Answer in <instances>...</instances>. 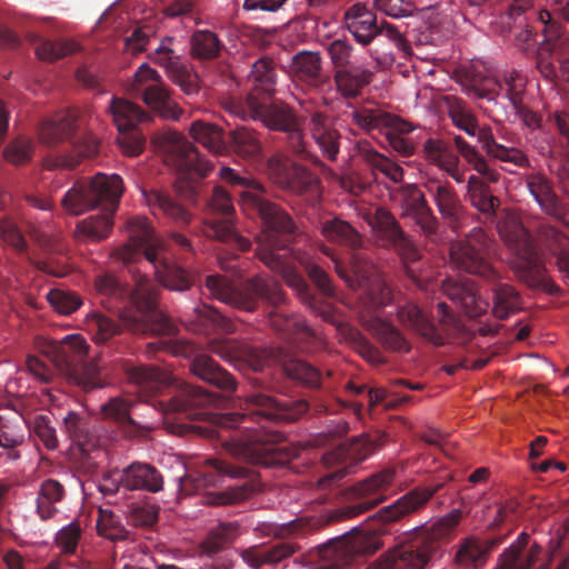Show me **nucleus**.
<instances>
[{"label": "nucleus", "mask_w": 569, "mask_h": 569, "mask_svg": "<svg viewBox=\"0 0 569 569\" xmlns=\"http://www.w3.org/2000/svg\"><path fill=\"white\" fill-rule=\"evenodd\" d=\"M121 368L128 383L134 387L137 392L152 395L162 392L166 388L173 386L176 388L174 395L168 400H159L151 406L134 405L120 397L111 398L106 402L101 408L103 417L112 420L126 438L147 437L157 426L153 419L156 412L163 416L184 415L192 419L199 415L194 409L206 408L217 400L213 393L188 383H178L170 373L153 366L126 360Z\"/></svg>", "instance_id": "obj_1"}, {"label": "nucleus", "mask_w": 569, "mask_h": 569, "mask_svg": "<svg viewBox=\"0 0 569 569\" xmlns=\"http://www.w3.org/2000/svg\"><path fill=\"white\" fill-rule=\"evenodd\" d=\"M133 289L129 290L113 274L102 273L96 277L94 288L101 296L114 300L128 299L131 307L120 313L122 326L137 335H176V325L158 308L160 288L139 270L130 269Z\"/></svg>", "instance_id": "obj_2"}, {"label": "nucleus", "mask_w": 569, "mask_h": 569, "mask_svg": "<svg viewBox=\"0 0 569 569\" xmlns=\"http://www.w3.org/2000/svg\"><path fill=\"white\" fill-rule=\"evenodd\" d=\"M123 193L120 176L97 173L89 180L77 181L61 199L63 209L79 216L97 207L102 212L80 220L74 237L81 242H99L107 239L113 227V213Z\"/></svg>", "instance_id": "obj_3"}, {"label": "nucleus", "mask_w": 569, "mask_h": 569, "mask_svg": "<svg viewBox=\"0 0 569 569\" xmlns=\"http://www.w3.org/2000/svg\"><path fill=\"white\" fill-rule=\"evenodd\" d=\"M128 241L118 250L119 258L130 263L144 258L153 268L158 282L171 291H187L193 276L182 267L161 257V242L147 218L133 217L127 222Z\"/></svg>", "instance_id": "obj_4"}, {"label": "nucleus", "mask_w": 569, "mask_h": 569, "mask_svg": "<svg viewBox=\"0 0 569 569\" xmlns=\"http://www.w3.org/2000/svg\"><path fill=\"white\" fill-rule=\"evenodd\" d=\"M246 416L242 413H227L220 417L219 423L231 433L228 437L221 436L223 447L240 466L228 465L216 458L204 460V462L194 472L186 476L182 486L187 489L192 487L194 492L202 489L218 488L222 486L226 477L243 478L248 469L244 466L249 461V435L246 428H240Z\"/></svg>", "instance_id": "obj_5"}, {"label": "nucleus", "mask_w": 569, "mask_h": 569, "mask_svg": "<svg viewBox=\"0 0 569 569\" xmlns=\"http://www.w3.org/2000/svg\"><path fill=\"white\" fill-rule=\"evenodd\" d=\"M152 144L164 153L169 164L174 167L178 179L194 192V181L209 174L212 164L200 157L196 147L178 131L166 129L151 137Z\"/></svg>", "instance_id": "obj_6"}, {"label": "nucleus", "mask_w": 569, "mask_h": 569, "mask_svg": "<svg viewBox=\"0 0 569 569\" xmlns=\"http://www.w3.org/2000/svg\"><path fill=\"white\" fill-rule=\"evenodd\" d=\"M498 231L513 251L511 266L519 277L529 284L539 281L542 278L543 267L518 214L506 211L498 223Z\"/></svg>", "instance_id": "obj_7"}, {"label": "nucleus", "mask_w": 569, "mask_h": 569, "mask_svg": "<svg viewBox=\"0 0 569 569\" xmlns=\"http://www.w3.org/2000/svg\"><path fill=\"white\" fill-rule=\"evenodd\" d=\"M233 214L234 207L229 193L222 187H214L206 203L201 231L209 239L233 242L242 251H246L248 243L239 236Z\"/></svg>", "instance_id": "obj_8"}, {"label": "nucleus", "mask_w": 569, "mask_h": 569, "mask_svg": "<svg viewBox=\"0 0 569 569\" xmlns=\"http://www.w3.org/2000/svg\"><path fill=\"white\" fill-rule=\"evenodd\" d=\"M119 137L117 142L124 154L139 156L144 147V136L138 130L140 123L148 122L151 116L136 103L113 97L108 107Z\"/></svg>", "instance_id": "obj_9"}, {"label": "nucleus", "mask_w": 569, "mask_h": 569, "mask_svg": "<svg viewBox=\"0 0 569 569\" xmlns=\"http://www.w3.org/2000/svg\"><path fill=\"white\" fill-rule=\"evenodd\" d=\"M256 209L259 212L266 229L257 238L258 243L263 247L258 253L260 259L271 269L279 270L281 267V256L276 252H268L269 249L279 247L277 234L289 233L293 230L291 219L276 204L253 197L251 194V210Z\"/></svg>", "instance_id": "obj_10"}, {"label": "nucleus", "mask_w": 569, "mask_h": 569, "mask_svg": "<svg viewBox=\"0 0 569 569\" xmlns=\"http://www.w3.org/2000/svg\"><path fill=\"white\" fill-rule=\"evenodd\" d=\"M493 243L481 228H473L465 241L455 242L450 247V261L469 273L489 277L492 268L488 261Z\"/></svg>", "instance_id": "obj_11"}, {"label": "nucleus", "mask_w": 569, "mask_h": 569, "mask_svg": "<svg viewBox=\"0 0 569 569\" xmlns=\"http://www.w3.org/2000/svg\"><path fill=\"white\" fill-rule=\"evenodd\" d=\"M132 91L166 120H178L182 113V109L171 99L159 73L146 63L134 72Z\"/></svg>", "instance_id": "obj_12"}, {"label": "nucleus", "mask_w": 569, "mask_h": 569, "mask_svg": "<svg viewBox=\"0 0 569 569\" xmlns=\"http://www.w3.org/2000/svg\"><path fill=\"white\" fill-rule=\"evenodd\" d=\"M456 142L463 157L480 174H472L468 180V191L471 203L482 213L490 214L495 211L498 200L487 189L486 181H497L498 174L488 167L487 162L481 157H479L472 148L461 143L459 138L456 139Z\"/></svg>", "instance_id": "obj_13"}, {"label": "nucleus", "mask_w": 569, "mask_h": 569, "mask_svg": "<svg viewBox=\"0 0 569 569\" xmlns=\"http://www.w3.org/2000/svg\"><path fill=\"white\" fill-rule=\"evenodd\" d=\"M355 122L363 130L381 131L396 149L402 153L409 154L411 147L399 134L412 131V126L401 118L383 112L378 109H363L352 113Z\"/></svg>", "instance_id": "obj_14"}, {"label": "nucleus", "mask_w": 569, "mask_h": 569, "mask_svg": "<svg viewBox=\"0 0 569 569\" xmlns=\"http://www.w3.org/2000/svg\"><path fill=\"white\" fill-rule=\"evenodd\" d=\"M222 267L232 270L231 278L227 279L218 274L208 276L206 278L208 291L224 303L249 310V280L246 274L233 264Z\"/></svg>", "instance_id": "obj_15"}, {"label": "nucleus", "mask_w": 569, "mask_h": 569, "mask_svg": "<svg viewBox=\"0 0 569 569\" xmlns=\"http://www.w3.org/2000/svg\"><path fill=\"white\" fill-rule=\"evenodd\" d=\"M149 59L163 67L168 77L178 84L187 94L198 91L196 76L191 74L188 68L181 62L180 56L173 48V38H163L159 46L149 53Z\"/></svg>", "instance_id": "obj_16"}, {"label": "nucleus", "mask_w": 569, "mask_h": 569, "mask_svg": "<svg viewBox=\"0 0 569 569\" xmlns=\"http://www.w3.org/2000/svg\"><path fill=\"white\" fill-rule=\"evenodd\" d=\"M114 489L101 487L102 491H118L120 488L126 490H147L149 492H159L163 488V477L160 471L143 462H132L121 471L112 476Z\"/></svg>", "instance_id": "obj_17"}, {"label": "nucleus", "mask_w": 569, "mask_h": 569, "mask_svg": "<svg viewBox=\"0 0 569 569\" xmlns=\"http://www.w3.org/2000/svg\"><path fill=\"white\" fill-rule=\"evenodd\" d=\"M89 346L80 335L67 336L61 341H49L43 346L42 353L63 373L83 365Z\"/></svg>", "instance_id": "obj_18"}, {"label": "nucleus", "mask_w": 569, "mask_h": 569, "mask_svg": "<svg viewBox=\"0 0 569 569\" xmlns=\"http://www.w3.org/2000/svg\"><path fill=\"white\" fill-rule=\"evenodd\" d=\"M360 214L377 236L390 242L396 243L399 241L405 263L419 258V252L410 242L402 238L401 231L388 211L379 207H363Z\"/></svg>", "instance_id": "obj_19"}, {"label": "nucleus", "mask_w": 569, "mask_h": 569, "mask_svg": "<svg viewBox=\"0 0 569 569\" xmlns=\"http://www.w3.org/2000/svg\"><path fill=\"white\" fill-rule=\"evenodd\" d=\"M251 119L260 120L267 128L281 130L290 133L292 147L298 151H303V141L300 131L291 111L281 104H259L251 102Z\"/></svg>", "instance_id": "obj_20"}, {"label": "nucleus", "mask_w": 569, "mask_h": 569, "mask_svg": "<svg viewBox=\"0 0 569 569\" xmlns=\"http://www.w3.org/2000/svg\"><path fill=\"white\" fill-rule=\"evenodd\" d=\"M538 18L545 26V39L538 47L537 64L545 77L552 78L555 76V66L549 61V57L556 54L560 58L563 54V44L568 40L562 38L560 26L552 19L549 11H541Z\"/></svg>", "instance_id": "obj_21"}, {"label": "nucleus", "mask_w": 569, "mask_h": 569, "mask_svg": "<svg viewBox=\"0 0 569 569\" xmlns=\"http://www.w3.org/2000/svg\"><path fill=\"white\" fill-rule=\"evenodd\" d=\"M397 200L400 202L403 217L412 218L427 234L435 231V218L430 214L425 198L417 187L410 184L401 188L397 193Z\"/></svg>", "instance_id": "obj_22"}, {"label": "nucleus", "mask_w": 569, "mask_h": 569, "mask_svg": "<svg viewBox=\"0 0 569 569\" xmlns=\"http://www.w3.org/2000/svg\"><path fill=\"white\" fill-rule=\"evenodd\" d=\"M268 171L277 184L293 192L303 191L313 180L303 168L282 157L271 158L268 163Z\"/></svg>", "instance_id": "obj_23"}, {"label": "nucleus", "mask_w": 569, "mask_h": 569, "mask_svg": "<svg viewBox=\"0 0 569 569\" xmlns=\"http://www.w3.org/2000/svg\"><path fill=\"white\" fill-rule=\"evenodd\" d=\"M442 291L451 301L459 305L469 317L480 316L488 308V303L477 296L470 280L446 279L442 281Z\"/></svg>", "instance_id": "obj_24"}, {"label": "nucleus", "mask_w": 569, "mask_h": 569, "mask_svg": "<svg viewBox=\"0 0 569 569\" xmlns=\"http://www.w3.org/2000/svg\"><path fill=\"white\" fill-rule=\"evenodd\" d=\"M393 480L395 471L383 470L358 482L353 487V495L366 499V501L357 507V512H362L381 502L386 498L385 491L393 483Z\"/></svg>", "instance_id": "obj_25"}, {"label": "nucleus", "mask_w": 569, "mask_h": 569, "mask_svg": "<svg viewBox=\"0 0 569 569\" xmlns=\"http://www.w3.org/2000/svg\"><path fill=\"white\" fill-rule=\"evenodd\" d=\"M142 194L154 216L162 214L180 226L188 224L191 221L192 214L174 201L166 191L150 189L143 190Z\"/></svg>", "instance_id": "obj_26"}, {"label": "nucleus", "mask_w": 569, "mask_h": 569, "mask_svg": "<svg viewBox=\"0 0 569 569\" xmlns=\"http://www.w3.org/2000/svg\"><path fill=\"white\" fill-rule=\"evenodd\" d=\"M191 372L201 380L223 390H234L233 377L206 353H196L190 363Z\"/></svg>", "instance_id": "obj_27"}, {"label": "nucleus", "mask_w": 569, "mask_h": 569, "mask_svg": "<svg viewBox=\"0 0 569 569\" xmlns=\"http://www.w3.org/2000/svg\"><path fill=\"white\" fill-rule=\"evenodd\" d=\"M27 433L28 422L21 415L0 416V447L8 450V459H20L17 448L23 445Z\"/></svg>", "instance_id": "obj_28"}, {"label": "nucleus", "mask_w": 569, "mask_h": 569, "mask_svg": "<svg viewBox=\"0 0 569 569\" xmlns=\"http://www.w3.org/2000/svg\"><path fill=\"white\" fill-rule=\"evenodd\" d=\"M438 487L418 488L382 508L378 517L383 521H395L420 509L436 492Z\"/></svg>", "instance_id": "obj_29"}, {"label": "nucleus", "mask_w": 569, "mask_h": 569, "mask_svg": "<svg viewBox=\"0 0 569 569\" xmlns=\"http://www.w3.org/2000/svg\"><path fill=\"white\" fill-rule=\"evenodd\" d=\"M73 153L48 157L44 160V168L53 170L58 168L74 169L81 159L92 158L98 153L99 140L92 134H84L72 146Z\"/></svg>", "instance_id": "obj_30"}, {"label": "nucleus", "mask_w": 569, "mask_h": 569, "mask_svg": "<svg viewBox=\"0 0 569 569\" xmlns=\"http://www.w3.org/2000/svg\"><path fill=\"white\" fill-rule=\"evenodd\" d=\"M77 110H63L46 120L39 129V138L46 144H53L68 139L76 130Z\"/></svg>", "instance_id": "obj_31"}, {"label": "nucleus", "mask_w": 569, "mask_h": 569, "mask_svg": "<svg viewBox=\"0 0 569 569\" xmlns=\"http://www.w3.org/2000/svg\"><path fill=\"white\" fill-rule=\"evenodd\" d=\"M346 23L356 40L368 44L378 34L375 14L363 4H353L346 13Z\"/></svg>", "instance_id": "obj_32"}, {"label": "nucleus", "mask_w": 569, "mask_h": 569, "mask_svg": "<svg viewBox=\"0 0 569 569\" xmlns=\"http://www.w3.org/2000/svg\"><path fill=\"white\" fill-rule=\"evenodd\" d=\"M66 495L64 487L56 479H46L41 482L37 496L36 511L43 521L51 519L58 512L57 502H60Z\"/></svg>", "instance_id": "obj_33"}, {"label": "nucleus", "mask_w": 569, "mask_h": 569, "mask_svg": "<svg viewBox=\"0 0 569 569\" xmlns=\"http://www.w3.org/2000/svg\"><path fill=\"white\" fill-rule=\"evenodd\" d=\"M238 536V526L232 522H221L211 528L200 543V551L207 557H213L227 549Z\"/></svg>", "instance_id": "obj_34"}, {"label": "nucleus", "mask_w": 569, "mask_h": 569, "mask_svg": "<svg viewBox=\"0 0 569 569\" xmlns=\"http://www.w3.org/2000/svg\"><path fill=\"white\" fill-rule=\"evenodd\" d=\"M430 558V548L417 546H405L392 551L387 561L389 569H422Z\"/></svg>", "instance_id": "obj_35"}, {"label": "nucleus", "mask_w": 569, "mask_h": 569, "mask_svg": "<svg viewBox=\"0 0 569 569\" xmlns=\"http://www.w3.org/2000/svg\"><path fill=\"white\" fill-rule=\"evenodd\" d=\"M370 448V439L363 435L351 443L341 445L333 451L327 452L323 456V461L328 466L347 461L358 462L369 455Z\"/></svg>", "instance_id": "obj_36"}, {"label": "nucleus", "mask_w": 569, "mask_h": 569, "mask_svg": "<svg viewBox=\"0 0 569 569\" xmlns=\"http://www.w3.org/2000/svg\"><path fill=\"white\" fill-rule=\"evenodd\" d=\"M222 47L218 36L210 30H196L190 38V53L200 61L216 59Z\"/></svg>", "instance_id": "obj_37"}, {"label": "nucleus", "mask_w": 569, "mask_h": 569, "mask_svg": "<svg viewBox=\"0 0 569 569\" xmlns=\"http://www.w3.org/2000/svg\"><path fill=\"white\" fill-rule=\"evenodd\" d=\"M189 132L196 141L216 154H222L227 150L222 130L217 124L197 120L192 122Z\"/></svg>", "instance_id": "obj_38"}, {"label": "nucleus", "mask_w": 569, "mask_h": 569, "mask_svg": "<svg viewBox=\"0 0 569 569\" xmlns=\"http://www.w3.org/2000/svg\"><path fill=\"white\" fill-rule=\"evenodd\" d=\"M310 131L322 153L331 160L335 159L339 150L338 134L329 127L327 119L321 114L312 116Z\"/></svg>", "instance_id": "obj_39"}, {"label": "nucleus", "mask_w": 569, "mask_h": 569, "mask_svg": "<svg viewBox=\"0 0 569 569\" xmlns=\"http://www.w3.org/2000/svg\"><path fill=\"white\" fill-rule=\"evenodd\" d=\"M253 417H264L269 420H292L296 418V413L289 412L284 403L269 396L251 393V419Z\"/></svg>", "instance_id": "obj_40"}, {"label": "nucleus", "mask_w": 569, "mask_h": 569, "mask_svg": "<svg viewBox=\"0 0 569 569\" xmlns=\"http://www.w3.org/2000/svg\"><path fill=\"white\" fill-rule=\"evenodd\" d=\"M528 189L540 206V208L550 216H558V201L552 193L547 179L541 174H532L527 181Z\"/></svg>", "instance_id": "obj_41"}, {"label": "nucleus", "mask_w": 569, "mask_h": 569, "mask_svg": "<svg viewBox=\"0 0 569 569\" xmlns=\"http://www.w3.org/2000/svg\"><path fill=\"white\" fill-rule=\"evenodd\" d=\"M479 141L487 153L498 160L517 166H525L527 163V158L522 151L497 143L490 130H481L479 132Z\"/></svg>", "instance_id": "obj_42"}, {"label": "nucleus", "mask_w": 569, "mask_h": 569, "mask_svg": "<svg viewBox=\"0 0 569 569\" xmlns=\"http://www.w3.org/2000/svg\"><path fill=\"white\" fill-rule=\"evenodd\" d=\"M17 219V213L11 210L9 214L0 218V238L3 242L11 246L18 253L27 254V241Z\"/></svg>", "instance_id": "obj_43"}, {"label": "nucleus", "mask_w": 569, "mask_h": 569, "mask_svg": "<svg viewBox=\"0 0 569 569\" xmlns=\"http://www.w3.org/2000/svg\"><path fill=\"white\" fill-rule=\"evenodd\" d=\"M295 77L305 81L315 80L321 69V59L317 52L302 51L297 53L290 64Z\"/></svg>", "instance_id": "obj_44"}, {"label": "nucleus", "mask_w": 569, "mask_h": 569, "mask_svg": "<svg viewBox=\"0 0 569 569\" xmlns=\"http://www.w3.org/2000/svg\"><path fill=\"white\" fill-rule=\"evenodd\" d=\"M521 301L518 292L508 284H499L495 289L492 311L498 318H507L519 310Z\"/></svg>", "instance_id": "obj_45"}, {"label": "nucleus", "mask_w": 569, "mask_h": 569, "mask_svg": "<svg viewBox=\"0 0 569 569\" xmlns=\"http://www.w3.org/2000/svg\"><path fill=\"white\" fill-rule=\"evenodd\" d=\"M28 432L33 435L48 450H56L58 448L57 431L49 416H36L28 423Z\"/></svg>", "instance_id": "obj_46"}, {"label": "nucleus", "mask_w": 569, "mask_h": 569, "mask_svg": "<svg viewBox=\"0 0 569 569\" xmlns=\"http://www.w3.org/2000/svg\"><path fill=\"white\" fill-rule=\"evenodd\" d=\"M322 234L326 239L356 246L359 243V236L356 230L346 221L339 219H332L323 222Z\"/></svg>", "instance_id": "obj_47"}, {"label": "nucleus", "mask_w": 569, "mask_h": 569, "mask_svg": "<svg viewBox=\"0 0 569 569\" xmlns=\"http://www.w3.org/2000/svg\"><path fill=\"white\" fill-rule=\"evenodd\" d=\"M97 530L100 536L112 541H122L129 538V531L121 525L119 518L110 510H99Z\"/></svg>", "instance_id": "obj_48"}, {"label": "nucleus", "mask_w": 569, "mask_h": 569, "mask_svg": "<svg viewBox=\"0 0 569 569\" xmlns=\"http://www.w3.org/2000/svg\"><path fill=\"white\" fill-rule=\"evenodd\" d=\"M522 539L513 542L501 556L498 569H528L533 562L540 548L533 547L526 559L520 558V551L523 546Z\"/></svg>", "instance_id": "obj_49"}, {"label": "nucleus", "mask_w": 569, "mask_h": 569, "mask_svg": "<svg viewBox=\"0 0 569 569\" xmlns=\"http://www.w3.org/2000/svg\"><path fill=\"white\" fill-rule=\"evenodd\" d=\"M425 153L429 161L436 163L443 170L449 171L456 167V154L449 149L448 144L441 140L429 139L425 143Z\"/></svg>", "instance_id": "obj_50"}, {"label": "nucleus", "mask_w": 569, "mask_h": 569, "mask_svg": "<svg viewBox=\"0 0 569 569\" xmlns=\"http://www.w3.org/2000/svg\"><path fill=\"white\" fill-rule=\"evenodd\" d=\"M282 367L288 377L303 385L316 386L319 382L318 370L300 359L289 358Z\"/></svg>", "instance_id": "obj_51"}, {"label": "nucleus", "mask_w": 569, "mask_h": 569, "mask_svg": "<svg viewBox=\"0 0 569 569\" xmlns=\"http://www.w3.org/2000/svg\"><path fill=\"white\" fill-rule=\"evenodd\" d=\"M399 321L419 332L422 336L429 337L432 332V326L429 319L418 309L416 305L408 303L398 311Z\"/></svg>", "instance_id": "obj_52"}, {"label": "nucleus", "mask_w": 569, "mask_h": 569, "mask_svg": "<svg viewBox=\"0 0 569 569\" xmlns=\"http://www.w3.org/2000/svg\"><path fill=\"white\" fill-rule=\"evenodd\" d=\"M78 50V44L72 41L41 40L36 47L37 57L44 61H56Z\"/></svg>", "instance_id": "obj_53"}, {"label": "nucleus", "mask_w": 569, "mask_h": 569, "mask_svg": "<svg viewBox=\"0 0 569 569\" xmlns=\"http://www.w3.org/2000/svg\"><path fill=\"white\" fill-rule=\"evenodd\" d=\"M47 299L52 308L61 315H71L82 305L80 296L60 288L51 289L47 295Z\"/></svg>", "instance_id": "obj_54"}, {"label": "nucleus", "mask_w": 569, "mask_h": 569, "mask_svg": "<svg viewBox=\"0 0 569 569\" xmlns=\"http://www.w3.org/2000/svg\"><path fill=\"white\" fill-rule=\"evenodd\" d=\"M253 89L262 93H270L274 87V71L270 60L260 59L251 66V82Z\"/></svg>", "instance_id": "obj_55"}, {"label": "nucleus", "mask_w": 569, "mask_h": 569, "mask_svg": "<svg viewBox=\"0 0 569 569\" xmlns=\"http://www.w3.org/2000/svg\"><path fill=\"white\" fill-rule=\"evenodd\" d=\"M368 81V73L342 69L336 74L337 89L346 97L356 96Z\"/></svg>", "instance_id": "obj_56"}, {"label": "nucleus", "mask_w": 569, "mask_h": 569, "mask_svg": "<svg viewBox=\"0 0 569 569\" xmlns=\"http://www.w3.org/2000/svg\"><path fill=\"white\" fill-rule=\"evenodd\" d=\"M64 430L78 446L84 447L89 441L88 421L83 416L70 411L63 418Z\"/></svg>", "instance_id": "obj_57"}, {"label": "nucleus", "mask_w": 569, "mask_h": 569, "mask_svg": "<svg viewBox=\"0 0 569 569\" xmlns=\"http://www.w3.org/2000/svg\"><path fill=\"white\" fill-rule=\"evenodd\" d=\"M90 326L97 343H104L121 331V327L113 319L102 313H93Z\"/></svg>", "instance_id": "obj_58"}, {"label": "nucleus", "mask_w": 569, "mask_h": 569, "mask_svg": "<svg viewBox=\"0 0 569 569\" xmlns=\"http://www.w3.org/2000/svg\"><path fill=\"white\" fill-rule=\"evenodd\" d=\"M32 151V141L30 139L19 137L6 147L3 156L8 162L14 166H20L31 160Z\"/></svg>", "instance_id": "obj_59"}, {"label": "nucleus", "mask_w": 569, "mask_h": 569, "mask_svg": "<svg viewBox=\"0 0 569 569\" xmlns=\"http://www.w3.org/2000/svg\"><path fill=\"white\" fill-rule=\"evenodd\" d=\"M159 508L153 503H136L129 508L128 522L134 527H151L158 521Z\"/></svg>", "instance_id": "obj_60"}, {"label": "nucleus", "mask_w": 569, "mask_h": 569, "mask_svg": "<svg viewBox=\"0 0 569 569\" xmlns=\"http://www.w3.org/2000/svg\"><path fill=\"white\" fill-rule=\"evenodd\" d=\"M81 528L79 522L73 521L62 527L56 535L54 541L57 547L64 555H73L77 550L79 540L81 538Z\"/></svg>", "instance_id": "obj_61"}, {"label": "nucleus", "mask_w": 569, "mask_h": 569, "mask_svg": "<svg viewBox=\"0 0 569 569\" xmlns=\"http://www.w3.org/2000/svg\"><path fill=\"white\" fill-rule=\"evenodd\" d=\"M486 550L482 545L473 539H467L456 555V560L461 566H478L483 562Z\"/></svg>", "instance_id": "obj_62"}, {"label": "nucleus", "mask_w": 569, "mask_h": 569, "mask_svg": "<svg viewBox=\"0 0 569 569\" xmlns=\"http://www.w3.org/2000/svg\"><path fill=\"white\" fill-rule=\"evenodd\" d=\"M367 161L391 181L398 182L402 179L403 171L400 166L376 151L367 153Z\"/></svg>", "instance_id": "obj_63"}, {"label": "nucleus", "mask_w": 569, "mask_h": 569, "mask_svg": "<svg viewBox=\"0 0 569 569\" xmlns=\"http://www.w3.org/2000/svg\"><path fill=\"white\" fill-rule=\"evenodd\" d=\"M153 36V30L149 26L137 27L130 36L124 39L126 50L137 54L147 49Z\"/></svg>", "instance_id": "obj_64"}]
</instances>
